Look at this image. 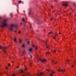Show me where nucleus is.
Returning <instances> with one entry per match:
<instances>
[{
  "mask_svg": "<svg viewBox=\"0 0 76 76\" xmlns=\"http://www.w3.org/2000/svg\"><path fill=\"white\" fill-rule=\"evenodd\" d=\"M1 17L0 16V22L1 23V24H0V27L1 28H4L5 26H7L8 24L7 20L6 19H4L1 21Z\"/></svg>",
  "mask_w": 76,
  "mask_h": 76,
  "instance_id": "f257e3e1",
  "label": "nucleus"
},
{
  "mask_svg": "<svg viewBox=\"0 0 76 76\" xmlns=\"http://www.w3.org/2000/svg\"><path fill=\"white\" fill-rule=\"evenodd\" d=\"M18 27V25H15L14 24H11L9 26V30L10 31H13L14 27Z\"/></svg>",
  "mask_w": 76,
  "mask_h": 76,
  "instance_id": "f03ea898",
  "label": "nucleus"
},
{
  "mask_svg": "<svg viewBox=\"0 0 76 76\" xmlns=\"http://www.w3.org/2000/svg\"><path fill=\"white\" fill-rule=\"evenodd\" d=\"M0 49H3L2 51L4 53H4L7 54V51L6 50V47H1V46H0Z\"/></svg>",
  "mask_w": 76,
  "mask_h": 76,
  "instance_id": "7ed1b4c3",
  "label": "nucleus"
},
{
  "mask_svg": "<svg viewBox=\"0 0 76 76\" xmlns=\"http://www.w3.org/2000/svg\"><path fill=\"white\" fill-rule=\"evenodd\" d=\"M39 60L41 61L42 63H45V62H47V60L45 59L42 60L41 59L39 58Z\"/></svg>",
  "mask_w": 76,
  "mask_h": 76,
  "instance_id": "20e7f679",
  "label": "nucleus"
},
{
  "mask_svg": "<svg viewBox=\"0 0 76 76\" xmlns=\"http://www.w3.org/2000/svg\"><path fill=\"white\" fill-rule=\"evenodd\" d=\"M46 42H47V41H46L45 42V45L46 46V48H49V49H50V48L49 45H48L47 44V43H46Z\"/></svg>",
  "mask_w": 76,
  "mask_h": 76,
  "instance_id": "39448f33",
  "label": "nucleus"
},
{
  "mask_svg": "<svg viewBox=\"0 0 76 76\" xmlns=\"http://www.w3.org/2000/svg\"><path fill=\"white\" fill-rule=\"evenodd\" d=\"M63 6H67V2H64V4H62Z\"/></svg>",
  "mask_w": 76,
  "mask_h": 76,
  "instance_id": "423d86ee",
  "label": "nucleus"
},
{
  "mask_svg": "<svg viewBox=\"0 0 76 76\" xmlns=\"http://www.w3.org/2000/svg\"><path fill=\"white\" fill-rule=\"evenodd\" d=\"M58 72H64V71H65V70H62V69H58Z\"/></svg>",
  "mask_w": 76,
  "mask_h": 76,
  "instance_id": "0eeeda50",
  "label": "nucleus"
},
{
  "mask_svg": "<svg viewBox=\"0 0 76 76\" xmlns=\"http://www.w3.org/2000/svg\"><path fill=\"white\" fill-rule=\"evenodd\" d=\"M29 52H32V48H30L29 49Z\"/></svg>",
  "mask_w": 76,
  "mask_h": 76,
  "instance_id": "6e6552de",
  "label": "nucleus"
},
{
  "mask_svg": "<svg viewBox=\"0 0 76 76\" xmlns=\"http://www.w3.org/2000/svg\"><path fill=\"white\" fill-rule=\"evenodd\" d=\"M46 54H48V55H49V54H50V52H47L46 53Z\"/></svg>",
  "mask_w": 76,
  "mask_h": 76,
  "instance_id": "1a4fd4ad",
  "label": "nucleus"
},
{
  "mask_svg": "<svg viewBox=\"0 0 76 76\" xmlns=\"http://www.w3.org/2000/svg\"><path fill=\"white\" fill-rule=\"evenodd\" d=\"M42 75V72L40 74H37V75H38V76H40V75Z\"/></svg>",
  "mask_w": 76,
  "mask_h": 76,
  "instance_id": "9d476101",
  "label": "nucleus"
},
{
  "mask_svg": "<svg viewBox=\"0 0 76 76\" xmlns=\"http://www.w3.org/2000/svg\"><path fill=\"white\" fill-rule=\"evenodd\" d=\"M23 54H24V55H25L26 53V51H24L23 52Z\"/></svg>",
  "mask_w": 76,
  "mask_h": 76,
  "instance_id": "9b49d317",
  "label": "nucleus"
},
{
  "mask_svg": "<svg viewBox=\"0 0 76 76\" xmlns=\"http://www.w3.org/2000/svg\"><path fill=\"white\" fill-rule=\"evenodd\" d=\"M20 3H22V1H18V3L19 4H20Z\"/></svg>",
  "mask_w": 76,
  "mask_h": 76,
  "instance_id": "f8f14e48",
  "label": "nucleus"
},
{
  "mask_svg": "<svg viewBox=\"0 0 76 76\" xmlns=\"http://www.w3.org/2000/svg\"><path fill=\"white\" fill-rule=\"evenodd\" d=\"M22 20H23V22H25V19L23 18L22 19Z\"/></svg>",
  "mask_w": 76,
  "mask_h": 76,
  "instance_id": "ddd939ff",
  "label": "nucleus"
},
{
  "mask_svg": "<svg viewBox=\"0 0 76 76\" xmlns=\"http://www.w3.org/2000/svg\"><path fill=\"white\" fill-rule=\"evenodd\" d=\"M51 73H52V74H54V73H55V72H54V71H52L51 72Z\"/></svg>",
  "mask_w": 76,
  "mask_h": 76,
  "instance_id": "4468645a",
  "label": "nucleus"
},
{
  "mask_svg": "<svg viewBox=\"0 0 76 76\" xmlns=\"http://www.w3.org/2000/svg\"><path fill=\"white\" fill-rule=\"evenodd\" d=\"M11 17H12L13 16V14H11L10 15Z\"/></svg>",
  "mask_w": 76,
  "mask_h": 76,
  "instance_id": "2eb2a0df",
  "label": "nucleus"
},
{
  "mask_svg": "<svg viewBox=\"0 0 76 76\" xmlns=\"http://www.w3.org/2000/svg\"><path fill=\"white\" fill-rule=\"evenodd\" d=\"M35 49L36 50H38V48H37V47H36Z\"/></svg>",
  "mask_w": 76,
  "mask_h": 76,
  "instance_id": "dca6fc26",
  "label": "nucleus"
},
{
  "mask_svg": "<svg viewBox=\"0 0 76 76\" xmlns=\"http://www.w3.org/2000/svg\"><path fill=\"white\" fill-rule=\"evenodd\" d=\"M14 41H15V42H16V38L14 39Z\"/></svg>",
  "mask_w": 76,
  "mask_h": 76,
  "instance_id": "f3484780",
  "label": "nucleus"
},
{
  "mask_svg": "<svg viewBox=\"0 0 76 76\" xmlns=\"http://www.w3.org/2000/svg\"><path fill=\"white\" fill-rule=\"evenodd\" d=\"M22 47H23V48H25V45H23L22 46Z\"/></svg>",
  "mask_w": 76,
  "mask_h": 76,
  "instance_id": "a211bd4d",
  "label": "nucleus"
},
{
  "mask_svg": "<svg viewBox=\"0 0 76 76\" xmlns=\"http://www.w3.org/2000/svg\"><path fill=\"white\" fill-rule=\"evenodd\" d=\"M53 53H56V50H54L53 51Z\"/></svg>",
  "mask_w": 76,
  "mask_h": 76,
  "instance_id": "6ab92c4d",
  "label": "nucleus"
},
{
  "mask_svg": "<svg viewBox=\"0 0 76 76\" xmlns=\"http://www.w3.org/2000/svg\"><path fill=\"white\" fill-rule=\"evenodd\" d=\"M52 34V31H51L50 33H49V34Z\"/></svg>",
  "mask_w": 76,
  "mask_h": 76,
  "instance_id": "aec40b11",
  "label": "nucleus"
},
{
  "mask_svg": "<svg viewBox=\"0 0 76 76\" xmlns=\"http://www.w3.org/2000/svg\"><path fill=\"white\" fill-rule=\"evenodd\" d=\"M19 43H21V42H22L21 41V40H20L19 41Z\"/></svg>",
  "mask_w": 76,
  "mask_h": 76,
  "instance_id": "412c9836",
  "label": "nucleus"
},
{
  "mask_svg": "<svg viewBox=\"0 0 76 76\" xmlns=\"http://www.w3.org/2000/svg\"><path fill=\"white\" fill-rule=\"evenodd\" d=\"M32 58V56L31 55H30V58Z\"/></svg>",
  "mask_w": 76,
  "mask_h": 76,
  "instance_id": "4be33fe9",
  "label": "nucleus"
},
{
  "mask_svg": "<svg viewBox=\"0 0 76 76\" xmlns=\"http://www.w3.org/2000/svg\"><path fill=\"white\" fill-rule=\"evenodd\" d=\"M66 61L68 62H70V61L69 60H67Z\"/></svg>",
  "mask_w": 76,
  "mask_h": 76,
  "instance_id": "5701e85b",
  "label": "nucleus"
},
{
  "mask_svg": "<svg viewBox=\"0 0 76 76\" xmlns=\"http://www.w3.org/2000/svg\"><path fill=\"white\" fill-rule=\"evenodd\" d=\"M70 9H71V10H73V9H72V8H70Z\"/></svg>",
  "mask_w": 76,
  "mask_h": 76,
  "instance_id": "b1692460",
  "label": "nucleus"
},
{
  "mask_svg": "<svg viewBox=\"0 0 76 76\" xmlns=\"http://www.w3.org/2000/svg\"><path fill=\"white\" fill-rule=\"evenodd\" d=\"M47 71L49 72L50 71V69H47Z\"/></svg>",
  "mask_w": 76,
  "mask_h": 76,
  "instance_id": "393cba45",
  "label": "nucleus"
},
{
  "mask_svg": "<svg viewBox=\"0 0 76 76\" xmlns=\"http://www.w3.org/2000/svg\"><path fill=\"white\" fill-rule=\"evenodd\" d=\"M53 63H55L56 64V62H54V61H53Z\"/></svg>",
  "mask_w": 76,
  "mask_h": 76,
  "instance_id": "a878e982",
  "label": "nucleus"
},
{
  "mask_svg": "<svg viewBox=\"0 0 76 76\" xmlns=\"http://www.w3.org/2000/svg\"><path fill=\"white\" fill-rule=\"evenodd\" d=\"M21 72H22V73H23V70H21Z\"/></svg>",
  "mask_w": 76,
  "mask_h": 76,
  "instance_id": "bb28decb",
  "label": "nucleus"
},
{
  "mask_svg": "<svg viewBox=\"0 0 76 76\" xmlns=\"http://www.w3.org/2000/svg\"><path fill=\"white\" fill-rule=\"evenodd\" d=\"M31 64H32V63H31L30 64V66H31Z\"/></svg>",
  "mask_w": 76,
  "mask_h": 76,
  "instance_id": "cd10ccee",
  "label": "nucleus"
},
{
  "mask_svg": "<svg viewBox=\"0 0 76 76\" xmlns=\"http://www.w3.org/2000/svg\"><path fill=\"white\" fill-rule=\"evenodd\" d=\"M18 33H19V34H20V31H18Z\"/></svg>",
  "mask_w": 76,
  "mask_h": 76,
  "instance_id": "c85d7f7f",
  "label": "nucleus"
},
{
  "mask_svg": "<svg viewBox=\"0 0 76 76\" xmlns=\"http://www.w3.org/2000/svg\"><path fill=\"white\" fill-rule=\"evenodd\" d=\"M24 70H27V69H26V68H25Z\"/></svg>",
  "mask_w": 76,
  "mask_h": 76,
  "instance_id": "c756f323",
  "label": "nucleus"
},
{
  "mask_svg": "<svg viewBox=\"0 0 76 76\" xmlns=\"http://www.w3.org/2000/svg\"><path fill=\"white\" fill-rule=\"evenodd\" d=\"M28 44H29V42H28Z\"/></svg>",
  "mask_w": 76,
  "mask_h": 76,
  "instance_id": "7c9ffc66",
  "label": "nucleus"
},
{
  "mask_svg": "<svg viewBox=\"0 0 76 76\" xmlns=\"http://www.w3.org/2000/svg\"><path fill=\"white\" fill-rule=\"evenodd\" d=\"M53 18H51V20H52V19H53Z\"/></svg>",
  "mask_w": 76,
  "mask_h": 76,
  "instance_id": "2f4dec72",
  "label": "nucleus"
},
{
  "mask_svg": "<svg viewBox=\"0 0 76 76\" xmlns=\"http://www.w3.org/2000/svg\"><path fill=\"white\" fill-rule=\"evenodd\" d=\"M30 12H29V13H28V15H30Z\"/></svg>",
  "mask_w": 76,
  "mask_h": 76,
  "instance_id": "473e14b6",
  "label": "nucleus"
},
{
  "mask_svg": "<svg viewBox=\"0 0 76 76\" xmlns=\"http://www.w3.org/2000/svg\"><path fill=\"white\" fill-rule=\"evenodd\" d=\"M59 35H60L61 34V33L59 32Z\"/></svg>",
  "mask_w": 76,
  "mask_h": 76,
  "instance_id": "72a5a7b5",
  "label": "nucleus"
},
{
  "mask_svg": "<svg viewBox=\"0 0 76 76\" xmlns=\"http://www.w3.org/2000/svg\"><path fill=\"white\" fill-rule=\"evenodd\" d=\"M50 76H53V74H50Z\"/></svg>",
  "mask_w": 76,
  "mask_h": 76,
  "instance_id": "f704fd0d",
  "label": "nucleus"
},
{
  "mask_svg": "<svg viewBox=\"0 0 76 76\" xmlns=\"http://www.w3.org/2000/svg\"><path fill=\"white\" fill-rule=\"evenodd\" d=\"M8 66H10V64H8Z\"/></svg>",
  "mask_w": 76,
  "mask_h": 76,
  "instance_id": "c9c22d12",
  "label": "nucleus"
},
{
  "mask_svg": "<svg viewBox=\"0 0 76 76\" xmlns=\"http://www.w3.org/2000/svg\"><path fill=\"white\" fill-rule=\"evenodd\" d=\"M32 46L33 47H35V46L34 45H33Z\"/></svg>",
  "mask_w": 76,
  "mask_h": 76,
  "instance_id": "e433bc0d",
  "label": "nucleus"
},
{
  "mask_svg": "<svg viewBox=\"0 0 76 76\" xmlns=\"http://www.w3.org/2000/svg\"><path fill=\"white\" fill-rule=\"evenodd\" d=\"M75 64H76V60H75Z\"/></svg>",
  "mask_w": 76,
  "mask_h": 76,
  "instance_id": "4c0bfd02",
  "label": "nucleus"
},
{
  "mask_svg": "<svg viewBox=\"0 0 76 76\" xmlns=\"http://www.w3.org/2000/svg\"><path fill=\"white\" fill-rule=\"evenodd\" d=\"M6 69H8V68H7V67H6Z\"/></svg>",
  "mask_w": 76,
  "mask_h": 76,
  "instance_id": "58836bf2",
  "label": "nucleus"
},
{
  "mask_svg": "<svg viewBox=\"0 0 76 76\" xmlns=\"http://www.w3.org/2000/svg\"><path fill=\"white\" fill-rule=\"evenodd\" d=\"M74 66V65H72V67H73V66Z\"/></svg>",
  "mask_w": 76,
  "mask_h": 76,
  "instance_id": "ea45409f",
  "label": "nucleus"
},
{
  "mask_svg": "<svg viewBox=\"0 0 76 76\" xmlns=\"http://www.w3.org/2000/svg\"><path fill=\"white\" fill-rule=\"evenodd\" d=\"M15 32H16V30H15Z\"/></svg>",
  "mask_w": 76,
  "mask_h": 76,
  "instance_id": "a19ab883",
  "label": "nucleus"
},
{
  "mask_svg": "<svg viewBox=\"0 0 76 76\" xmlns=\"http://www.w3.org/2000/svg\"><path fill=\"white\" fill-rule=\"evenodd\" d=\"M20 25H22V23H20Z\"/></svg>",
  "mask_w": 76,
  "mask_h": 76,
  "instance_id": "79ce46f5",
  "label": "nucleus"
},
{
  "mask_svg": "<svg viewBox=\"0 0 76 76\" xmlns=\"http://www.w3.org/2000/svg\"><path fill=\"white\" fill-rule=\"evenodd\" d=\"M28 75H30V74H29V73H28Z\"/></svg>",
  "mask_w": 76,
  "mask_h": 76,
  "instance_id": "37998d69",
  "label": "nucleus"
},
{
  "mask_svg": "<svg viewBox=\"0 0 76 76\" xmlns=\"http://www.w3.org/2000/svg\"><path fill=\"white\" fill-rule=\"evenodd\" d=\"M12 76H15V75H12Z\"/></svg>",
  "mask_w": 76,
  "mask_h": 76,
  "instance_id": "c03bdc74",
  "label": "nucleus"
},
{
  "mask_svg": "<svg viewBox=\"0 0 76 76\" xmlns=\"http://www.w3.org/2000/svg\"><path fill=\"white\" fill-rule=\"evenodd\" d=\"M51 7L52 8H53V6H51Z\"/></svg>",
  "mask_w": 76,
  "mask_h": 76,
  "instance_id": "a18cd8bd",
  "label": "nucleus"
},
{
  "mask_svg": "<svg viewBox=\"0 0 76 76\" xmlns=\"http://www.w3.org/2000/svg\"><path fill=\"white\" fill-rule=\"evenodd\" d=\"M53 39H56V37H54V38H53Z\"/></svg>",
  "mask_w": 76,
  "mask_h": 76,
  "instance_id": "49530a36",
  "label": "nucleus"
},
{
  "mask_svg": "<svg viewBox=\"0 0 76 76\" xmlns=\"http://www.w3.org/2000/svg\"><path fill=\"white\" fill-rule=\"evenodd\" d=\"M56 36H55V38H56Z\"/></svg>",
  "mask_w": 76,
  "mask_h": 76,
  "instance_id": "de8ad7c7",
  "label": "nucleus"
},
{
  "mask_svg": "<svg viewBox=\"0 0 76 76\" xmlns=\"http://www.w3.org/2000/svg\"><path fill=\"white\" fill-rule=\"evenodd\" d=\"M56 36H55V38H56Z\"/></svg>",
  "mask_w": 76,
  "mask_h": 76,
  "instance_id": "09e8293b",
  "label": "nucleus"
},
{
  "mask_svg": "<svg viewBox=\"0 0 76 76\" xmlns=\"http://www.w3.org/2000/svg\"><path fill=\"white\" fill-rule=\"evenodd\" d=\"M43 41V42H45V41Z\"/></svg>",
  "mask_w": 76,
  "mask_h": 76,
  "instance_id": "8fccbe9b",
  "label": "nucleus"
},
{
  "mask_svg": "<svg viewBox=\"0 0 76 76\" xmlns=\"http://www.w3.org/2000/svg\"><path fill=\"white\" fill-rule=\"evenodd\" d=\"M9 47H10V46H9Z\"/></svg>",
  "mask_w": 76,
  "mask_h": 76,
  "instance_id": "3c124183",
  "label": "nucleus"
},
{
  "mask_svg": "<svg viewBox=\"0 0 76 76\" xmlns=\"http://www.w3.org/2000/svg\"><path fill=\"white\" fill-rule=\"evenodd\" d=\"M56 63H57V62H56Z\"/></svg>",
  "mask_w": 76,
  "mask_h": 76,
  "instance_id": "603ef678",
  "label": "nucleus"
}]
</instances>
